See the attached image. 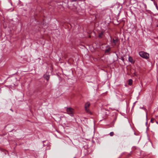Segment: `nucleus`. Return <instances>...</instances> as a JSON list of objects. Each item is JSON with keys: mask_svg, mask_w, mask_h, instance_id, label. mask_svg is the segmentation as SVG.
Masks as SVG:
<instances>
[{"mask_svg": "<svg viewBox=\"0 0 158 158\" xmlns=\"http://www.w3.org/2000/svg\"><path fill=\"white\" fill-rule=\"evenodd\" d=\"M90 105V102H87L85 104L84 107L86 112L91 114H92V112L89 109Z\"/></svg>", "mask_w": 158, "mask_h": 158, "instance_id": "1", "label": "nucleus"}, {"mask_svg": "<svg viewBox=\"0 0 158 158\" xmlns=\"http://www.w3.org/2000/svg\"><path fill=\"white\" fill-rule=\"evenodd\" d=\"M139 54L140 56L143 58L148 59L149 58V54L144 52H139Z\"/></svg>", "mask_w": 158, "mask_h": 158, "instance_id": "2", "label": "nucleus"}, {"mask_svg": "<svg viewBox=\"0 0 158 158\" xmlns=\"http://www.w3.org/2000/svg\"><path fill=\"white\" fill-rule=\"evenodd\" d=\"M66 108L67 113L71 116H72L74 112V109L71 107H66Z\"/></svg>", "mask_w": 158, "mask_h": 158, "instance_id": "3", "label": "nucleus"}, {"mask_svg": "<svg viewBox=\"0 0 158 158\" xmlns=\"http://www.w3.org/2000/svg\"><path fill=\"white\" fill-rule=\"evenodd\" d=\"M44 77L47 81H49V80L50 76L49 75L48 73H46L44 75Z\"/></svg>", "mask_w": 158, "mask_h": 158, "instance_id": "4", "label": "nucleus"}, {"mask_svg": "<svg viewBox=\"0 0 158 158\" xmlns=\"http://www.w3.org/2000/svg\"><path fill=\"white\" fill-rule=\"evenodd\" d=\"M118 41L119 40L118 39H113V42L115 45H116L118 43Z\"/></svg>", "mask_w": 158, "mask_h": 158, "instance_id": "5", "label": "nucleus"}, {"mask_svg": "<svg viewBox=\"0 0 158 158\" xmlns=\"http://www.w3.org/2000/svg\"><path fill=\"white\" fill-rule=\"evenodd\" d=\"M128 60L130 62L133 64L135 63V61L133 60L132 58L130 56H129L128 58Z\"/></svg>", "mask_w": 158, "mask_h": 158, "instance_id": "6", "label": "nucleus"}, {"mask_svg": "<svg viewBox=\"0 0 158 158\" xmlns=\"http://www.w3.org/2000/svg\"><path fill=\"white\" fill-rule=\"evenodd\" d=\"M104 34L103 32H101L98 34V37L100 38H101L102 37V36Z\"/></svg>", "mask_w": 158, "mask_h": 158, "instance_id": "7", "label": "nucleus"}, {"mask_svg": "<svg viewBox=\"0 0 158 158\" xmlns=\"http://www.w3.org/2000/svg\"><path fill=\"white\" fill-rule=\"evenodd\" d=\"M132 80L131 79H130L128 80V84L129 85H131L132 84Z\"/></svg>", "mask_w": 158, "mask_h": 158, "instance_id": "8", "label": "nucleus"}, {"mask_svg": "<svg viewBox=\"0 0 158 158\" xmlns=\"http://www.w3.org/2000/svg\"><path fill=\"white\" fill-rule=\"evenodd\" d=\"M110 136H113L114 135V133L113 132H111L110 133Z\"/></svg>", "mask_w": 158, "mask_h": 158, "instance_id": "9", "label": "nucleus"}, {"mask_svg": "<svg viewBox=\"0 0 158 158\" xmlns=\"http://www.w3.org/2000/svg\"><path fill=\"white\" fill-rule=\"evenodd\" d=\"M154 119L153 118H152L151 119V122L152 123H154Z\"/></svg>", "mask_w": 158, "mask_h": 158, "instance_id": "10", "label": "nucleus"}, {"mask_svg": "<svg viewBox=\"0 0 158 158\" xmlns=\"http://www.w3.org/2000/svg\"><path fill=\"white\" fill-rule=\"evenodd\" d=\"M121 59L122 60H123V61H124V58L123 57H121Z\"/></svg>", "mask_w": 158, "mask_h": 158, "instance_id": "11", "label": "nucleus"}, {"mask_svg": "<svg viewBox=\"0 0 158 158\" xmlns=\"http://www.w3.org/2000/svg\"><path fill=\"white\" fill-rule=\"evenodd\" d=\"M131 156V154L130 153H129L127 155V157L130 156Z\"/></svg>", "mask_w": 158, "mask_h": 158, "instance_id": "12", "label": "nucleus"}, {"mask_svg": "<svg viewBox=\"0 0 158 158\" xmlns=\"http://www.w3.org/2000/svg\"><path fill=\"white\" fill-rule=\"evenodd\" d=\"M156 7L157 10H158V7L157 4L156 5Z\"/></svg>", "mask_w": 158, "mask_h": 158, "instance_id": "13", "label": "nucleus"}, {"mask_svg": "<svg viewBox=\"0 0 158 158\" xmlns=\"http://www.w3.org/2000/svg\"><path fill=\"white\" fill-rule=\"evenodd\" d=\"M125 152H123V153H122V154L121 155H122V156H123V155H125Z\"/></svg>", "mask_w": 158, "mask_h": 158, "instance_id": "14", "label": "nucleus"}, {"mask_svg": "<svg viewBox=\"0 0 158 158\" xmlns=\"http://www.w3.org/2000/svg\"><path fill=\"white\" fill-rule=\"evenodd\" d=\"M134 75H136V73H134Z\"/></svg>", "mask_w": 158, "mask_h": 158, "instance_id": "15", "label": "nucleus"}, {"mask_svg": "<svg viewBox=\"0 0 158 158\" xmlns=\"http://www.w3.org/2000/svg\"><path fill=\"white\" fill-rule=\"evenodd\" d=\"M156 122V123L157 124H158V123L157 122Z\"/></svg>", "mask_w": 158, "mask_h": 158, "instance_id": "16", "label": "nucleus"}, {"mask_svg": "<svg viewBox=\"0 0 158 158\" xmlns=\"http://www.w3.org/2000/svg\"><path fill=\"white\" fill-rule=\"evenodd\" d=\"M157 39H158V36H157Z\"/></svg>", "mask_w": 158, "mask_h": 158, "instance_id": "17", "label": "nucleus"}, {"mask_svg": "<svg viewBox=\"0 0 158 158\" xmlns=\"http://www.w3.org/2000/svg\"><path fill=\"white\" fill-rule=\"evenodd\" d=\"M157 27H158V25L157 26Z\"/></svg>", "mask_w": 158, "mask_h": 158, "instance_id": "18", "label": "nucleus"}]
</instances>
